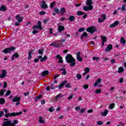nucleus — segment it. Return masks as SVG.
Masks as SVG:
<instances>
[{
  "label": "nucleus",
  "instance_id": "obj_1",
  "mask_svg": "<svg viewBox=\"0 0 126 126\" xmlns=\"http://www.w3.org/2000/svg\"><path fill=\"white\" fill-rule=\"evenodd\" d=\"M65 59L66 63H70V66H74L75 65V59L72 57V55L68 54L65 56Z\"/></svg>",
  "mask_w": 126,
  "mask_h": 126
},
{
  "label": "nucleus",
  "instance_id": "obj_2",
  "mask_svg": "<svg viewBox=\"0 0 126 126\" xmlns=\"http://www.w3.org/2000/svg\"><path fill=\"white\" fill-rule=\"evenodd\" d=\"M17 124H18L17 120L13 121L12 123L10 121H7L2 124V126H15V125H17Z\"/></svg>",
  "mask_w": 126,
  "mask_h": 126
},
{
  "label": "nucleus",
  "instance_id": "obj_3",
  "mask_svg": "<svg viewBox=\"0 0 126 126\" xmlns=\"http://www.w3.org/2000/svg\"><path fill=\"white\" fill-rule=\"evenodd\" d=\"M92 4V0H87V5L89 6H85L83 7V9L85 11H88V10H91L93 9V6L91 5Z\"/></svg>",
  "mask_w": 126,
  "mask_h": 126
},
{
  "label": "nucleus",
  "instance_id": "obj_4",
  "mask_svg": "<svg viewBox=\"0 0 126 126\" xmlns=\"http://www.w3.org/2000/svg\"><path fill=\"white\" fill-rule=\"evenodd\" d=\"M50 46H53V47H55V48H62L63 46V44L62 43H58L57 41H54L52 42Z\"/></svg>",
  "mask_w": 126,
  "mask_h": 126
},
{
  "label": "nucleus",
  "instance_id": "obj_5",
  "mask_svg": "<svg viewBox=\"0 0 126 126\" xmlns=\"http://www.w3.org/2000/svg\"><path fill=\"white\" fill-rule=\"evenodd\" d=\"M14 50H15V47L12 46L11 47L4 49L3 50V53H4V54H9V53L13 52V51H14Z\"/></svg>",
  "mask_w": 126,
  "mask_h": 126
},
{
  "label": "nucleus",
  "instance_id": "obj_6",
  "mask_svg": "<svg viewBox=\"0 0 126 126\" xmlns=\"http://www.w3.org/2000/svg\"><path fill=\"white\" fill-rule=\"evenodd\" d=\"M96 31V28L94 27H91L87 29V32L91 33V34H92L93 32H95Z\"/></svg>",
  "mask_w": 126,
  "mask_h": 126
},
{
  "label": "nucleus",
  "instance_id": "obj_7",
  "mask_svg": "<svg viewBox=\"0 0 126 126\" xmlns=\"http://www.w3.org/2000/svg\"><path fill=\"white\" fill-rule=\"evenodd\" d=\"M21 114H22V112H20L18 113L13 112L12 113H9L8 115V117H16V116L21 115Z\"/></svg>",
  "mask_w": 126,
  "mask_h": 126
},
{
  "label": "nucleus",
  "instance_id": "obj_8",
  "mask_svg": "<svg viewBox=\"0 0 126 126\" xmlns=\"http://www.w3.org/2000/svg\"><path fill=\"white\" fill-rule=\"evenodd\" d=\"M7 72L5 70H2L1 73L0 74V78H4L6 76Z\"/></svg>",
  "mask_w": 126,
  "mask_h": 126
},
{
  "label": "nucleus",
  "instance_id": "obj_9",
  "mask_svg": "<svg viewBox=\"0 0 126 126\" xmlns=\"http://www.w3.org/2000/svg\"><path fill=\"white\" fill-rule=\"evenodd\" d=\"M101 17L102 18H98V22H99L100 23H101V22H103V21H104L105 20V19H106V15L105 14H102L101 15Z\"/></svg>",
  "mask_w": 126,
  "mask_h": 126
},
{
  "label": "nucleus",
  "instance_id": "obj_10",
  "mask_svg": "<svg viewBox=\"0 0 126 126\" xmlns=\"http://www.w3.org/2000/svg\"><path fill=\"white\" fill-rule=\"evenodd\" d=\"M41 8H43V9L48 8V5H47V4H46V1H43L41 2Z\"/></svg>",
  "mask_w": 126,
  "mask_h": 126
},
{
  "label": "nucleus",
  "instance_id": "obj_11",
  "mask_svg": "<svg viewBox=\"0 0 126 126\" xmlns=\"http://www.w3.org/2000/svg\"><path fill=\"white\" fill-rule=\"evenodd\" d=\"M67 82L66 81H64L61 84H60L59 86H57V87H59V89H62V88H63V86H64V85L66 84Z\"/></svg>",
  "mask_w": 126,
  "mask_h": 126
},
{
  "label": "nucleus",
  "instance_id": "obj_12",
  "mask_svg": "<svg viewBox=\"0 0 126 126\" xmlns=\"http://www.w3.org/2000/svg\"><path fill=\"white\" fill-rule=\"evenodd\" d=\"M21 99L20 96H15L12 100V102H19Z\"/></svg>",
  "mask_w": 126,
  "mask_h": 126
},
{
  "label": "nucleus",
  "instance_id": "obj_13",
  "mask_svg": "<svg viewBox=\"0 0 126 126\" xmlns=\"http://www.w3.org/2000/svg\"><path fill=\"white\" fill-rule=\"evenodd\" d=\"M119 24H120V22L117 21L110 25V28H113V27H116V26L119 25Z\"/></svg>",
  "mask_w": 126,
  "mask_h": 126
},
{
  "label": "nucleus",
  "instance_id": "obj_14",
  "mask_svg": "<svg viewBox=\"0 0 126 126\" xmlns=\"http://www.w3.org/2000/svg\"><path fill=\"white\" fill-rule=\"evenodd\" d=\"M56 58L57 59H59V63H63V57H61L60 55H56Z\"/></svg>",
  "mask_w": 126,
  "mask_h": 126
},
{
  "label": "nucleus",
  "instance_id": "obj_15",
  "mask_svg": "<svg viewBox=\"0 0 126 126\" xmlns=\"http://www.w3.org/2000/svg\"><path fill=\"white\" fill-rule=\"evenodd\" d=\"M113 48V45L112 44H110L107 46L106 48H105L106 52H109V51H111Z\"/></svg>",
  "mask_w": 126,
  "mask_h": 126
},
{
  "label": "nucleus",
  "instance_id": "obj_16",
  "mask_svg": "<svg viewBox=\"0 0 126 126\" xmlns=\"http://www.w3.org/2000/svg\"><path fill=\"white\" fill-rule=\"evenodd\" d=\"M109 111L108 110L106 109L104 112H101V116H103V117H106L107 115H108V113Z\"/></svg>",
  "mask_w": 126,
  "mask_h": 126
},
{
  "label": "nucleus",
  "instance_id": "obj_17",
  "mask_svg": "<svg viewBox=\"0 0 126 126\" xmlns=\"http://www.w3.org/2000/svg\"><path fill=\"white\" fill-rule=\"evenodd\" d=\"M126 39H125V38L122 37L120 39V43L121 44H122V45H125L126 44Z\"/></svg>",
  "mask_w": 126,
  "mask_h": 126
},
{
  "label": "nucleus",
  "instance_id": "obj_18",
  "mask_svg": "<svg viewBox=\"0 0 126 126\" xmlns=\"http://www.w3.org/2000/svg\"><path fill=\"white\" fill-rule=\"evenodd\" d=\"M58 29H59V32H60V33H61L62 31H63L64 30V27L63 26H59L58 27Z\"/></svg>",
  "mask_w": 126,
  "mask_h": 126
},
{
  "label": "nucleus",
  "instance_id": "obj_19",
  "mask_svg": "<svg viewBox=\"0 0 126 126\" xmlns=\"http://www.w3.org/2000/svg\"><path fill=\"white\" fill-rule=\"evenodd\" d=\"M100 83H101V79H98L96 80V82L94 84V86H97Z\"/></svg>",
  "mask_w": 126,
  "mask_h": 126
},
{
  "label": "nucleus",
  "instance_id": "obj_20",
  "mask_svg": "<svg viewBox=\"0 0 126 126\" xmlns=\"http://www.w3.org/2000/svg\"><path fill=\"white\" fill-rule=\"evenodd\" d=\"M60 70H62V75H65L66 74V70L64 68H62L60 69Z\"/></svg>",
  "mask_w": 126,
  "mask_h": 126
},
{
  "label": "nucleus",
  "instance_id": "obj_21",
  "mask_svg": "<svg viewBox=\"0 0 126 126\" xmlns=\"http://www.w3.org/2000/svg\"><path fill=\"white\" fill-rule=\"evenodd\" d=\"M6 8H5V6L4 5H2L0 7V11H6Z\"/></svg>",
  "mask_w": 126,
  "mask_h": 126
},
{
  "label": "nucleus",
  "instance_id": "obj_22",
  "mask_svg": "<svg viewBox=\"0 0 126 126\" xmlns=\"http://www.w3.org/2000/svg\"><path fill=\"white\" fill-rule=\"evenodd\" d=\"M6 92V90L5 89H2L0 91V96H3V94Z\"/></svg>",
  "mask_w": 126,
  "mask_h": 126
},
{
  "label": "nucleus",
  "instance_id": "obj_23",
  "mask_svg": "<svg viewBox=\"0 0 126 126\" xmlns=\"http://www.w3.org/2000/svg\"><path fill=\"white\" fill-rule=\"evenodd\" d=\"M42 76H46L47 74H49V71L48 70L44 71L41 73Z\"/></svg>",
  "mask_w": 126,
  "mask_h": 126
},
{
  "label": "nucleus",
  "instance_id": "obj_24",
  "mask_svg": "<svg viewBox=\"0 0 126 126\" xmlns=\"http://www.w3.org/2000/svg\"><path fill=\"white\" fill-rule=\"evenodd\" d=\"M74 19H75V17L74 16H70L68 18V20H70V21H71V22H72V21H73V20H74Z\"/></svg>",
  "mask_w": 126,
  "mask_h": 126
},
{
  "label": "nucleus",
  "instance_id": "obj_25",
  "mask_svg": "<svg viewBox=\"0 0 126 126\" xmlns=\"http://www.w3.org/2000/svg\"><path fill=\"white\" fill-rule=\"evenodd\" d=\"M33 50H31V51H30L29 52V57H28L29 60H31V59H32V56H31V54H32V53H33Z\"/></svg>",
  "mask_w": 126,
  "mask_h": 126
},
{
  "label": "nucleus",
  "instance_id": "obj_26",
  "mask_svg": "<svg viewBox=\"0 0 126 126\" xmlns=\"http://www.w3.org/2000/svg\"><path fill=\"white\" fill-rule=\"evenodd\" d=\"M47 59H48V57L47 56H44L43 58H41L40 60L41 63H42V62H45V61H47Z\"/></svg>",
  "mask_w": 126,
  "mask_h": 126
},
{
  "label": "nucleus",
  "instance_id": "obj_27",
  "mask_svg": "<svg viewBox=\"0 0 126 126\" xmlns=\"http://www.w3.org/2000/svg\"><path fill=\"white\" fill-rule=\"evenodd\" d=\"M38 122L40 124H44V121H43V117H39Z\"/></svg>",
  "mask_w": 126,
  "mask_h": 126
},
{
  "label": "nucleus",
  "instance_id": "obj_28",
  "mask_svg": "<svg viewBox=\"0 0 126 126\" xmlns=\"http://www.w3.org/2000/svg\"><path fill=\"white\" fill-rule=\"evenodd\" d=\"M101 40H102V42H107V37L105 36H101Z\"/></svg>",
  "mask_w": 126,
  "mask_h": 126
},
{
  "label": "nucleus",
  "instance_id": "obj_29",
  "mask_svg": "<svg viewBox=\"0 0 126 126\" xmlns=\"http://www.w3.org/2000/svg\"><path fill=\"white\" fill-rule=\"evenodd\" d=\"M4 102H5V100L3 98H0V104L2 105V104H4Z\"/></svg>",
  "mask_w": 126,
  "mask_h": 126
},
{
  "label": "nucleus",
  "instance_id": "obj_30",
  "mask_svg": "<svg viewBox=\"0 0 126 126\" xmlns=\"http://www.w3.org/2000/svg\"><path fill=\"white\" fill-rule=\"evenodd\" d=\"M38 53L39 55H43V53H44V49H41L38 51Z\"/></svg>",
  "mask_w": 126,
  "mask_h": 126
},
{
  "label": "nucleus",
  "instance_id": "obj_31",
  "mask_svg": "<svg viewBox=\"0 0 126 126\" xmlns=\"http://www.w3.org/2000/svg\"><path fill=\"white\" fill-rule=\"evenodd\" d=\"M37 25H38V27H39V29H40V30H42V26H41L42 23H41V22L38 21V22H37Z\"/></svg>",
  "mask_w": 126,
  "mask_h": 126
},
{
  "label": "nucleus",
  "instance_id": "obj_32",
  "mask_svg": "<svg viewBox=\"0 0 126 126\" xmlns=\"http://www.w3.org/2000/svg\"><path fill=\"white\" fill-rule=\"evenodd\" d=\"M124 71V68L123 67H119L118 68V72L119 73H121V72H123Z\"/></svg>",
  "mask_w": 126,
  "mask_h": 126
},
{
  "label": "nucleus",
  "instance_id": "obj_33",
  "mask_svg": "<svg viewBox=\"0 0 126 126\" xmlns=\"http://www.w3.org/2000/svg\"><path fill=\"white\" fill-rule=\"evenodd\" d=\"M76 78L77 79H81V78H82V76H81V74H77L76 75Z\"/></svg>",
  "mask_w": 126,
  "mask_h": 126
},
{
  "label": "nucleus",
  "instance_id": "obj_34",
  "mask_svg": "<svg viewBox=\"0 0 126 126\" xmlns=\"http://www.w3.org/2000/svg\"><path fill=\"white\" fill-rule=\"evenodd\" d=\"M121 9L123 11H126V5L123 4L122 6L121 7Z\"/></svg>",
  "mask_w": 126,
  "mask_h": 126
},
{
  "label": "nucleus",
  "instance_id": "obj_35",
  "mask_svg": "<svg viewBox=\"0 0 126 126\" xmlns=\"http://www.w3.org/2000/svg\"><path fill=\"white\" fill-rule=\"evenodd\" d=\"M41 98H42V95H39L37 97H36L35 98V102H37V101H38V100H40V99H41Z\"/></svg>",
  "mask_w": 126,
  "mask_h": 126
},
{
  "label": "nucleus",
  "instance_id": "obj_36",
  "mask_svg": "<svg viewBox=\"0 0 126 126\" xmlns=\"http://www.w3.org/2000/svg\"><path fill=\"white\" fill-rule=\"evenodd\" d=\"M10 93H11V91L8 90L6 93L5 96L6 97L7 96L10 95Z\"/></svg>",
  "mask_w": 126,
  "mask_h": 126
},
{
  "label": "nucleus",
  "instance_id": "obj_37",
  "mask_svg": "<svg viewBox=\"0 0 126 126\" xmlns=\"http://www.w3.org/2000/svg\"><path fill=\"white\" fill-rule=\"evenodd\" d=\"M96 124L98 126H102L103 125V122L98 121L96 122Z\"/></svg>",
  "mask_w": 126,
  "mask_h": 126
},
{
  "label": "nucleus",
  "instance_id": "obj_38",
  "mask_svg": "<svg viewBox=\"0 0 126 126\" xmlns=\"http://www.w3.org/2000/svg\"><path fill=\"white\" fill-rule=\"evenodd\" d=\"M55 4H56V2L55 1L52 2L50 4V7L51 8H53V7H54V6H55Z\"/></svg>",
  "mask_w": 126,
  "mask_h": 126
},
{
  "label": "nucleus",
  "instance_id": "obj_39",
  "mask_svg": "<svg viewBox=\"0 0 126 126\" xmlns=\"http://www.w3.org/2000/svg\"><path fill=\"white\" fill-rule=\"evenodd\" d=\"M61 96H62V94H58L57 95H56L55 96V99L58 100V98H60V97H61Z\"/></svg>",
  "mask_w": 126,
  "mask_h": 126
},
{
  "label": "nucleus",
  "instance_id": "obj_40",
  "mask_svg": "<svg viewBox=\"0 0 126 126\" xmlns=\"http://www.w3.org/2000/svg\"><path fill=\"white\" fill-rule=\"evenodd\" d=\"M13 56L14 58H19V54L17 53H14Z\"/></svg>",
  "mask_w": 126,
  "mask_h": 126
},
{
  "label": "nucleus",
  "instance_id": "obj_41",
  "mask_svg": "<svg viewBox=\"0 0 126 126\" xmlns=\"http://www.w3.org/2000/svg\"><path fill=\"white\" fill-rule=\"evenodd\" d=\"M32 29L35 30L36 29H40V27L38 26H34L32 27Z\"/></svg>",
  "mask_w": 126,
  "mask_h": 126
},
{
  "label": "nucleus",
  "instance_id": "obj_42",
  "mask_svg": "<svg viewBox=\"0 0 126 126\" xmlns=\"http://www.w3.org/2000/svg\"><path fill=\"white\" fill-rule=\"evenodd\" d=\"M77 15H82L83 14V12H82V11H79L77 12Z\"/></svg>",
  "mask_w": 126,
  "mask_h": 126
},
{
  "label": "nucleus",
  "instance_id": "obj_43",
  "mask_svg": "<svg viewBox=\"0 0 126 126\" xmlns=\"http://www.w3.org/2000/svg\"><path fill=\"white\" fill-rule=\"evenodd\" d=\"M114 106H115V103H112L110 105L109 108L110 109H113V108H114Z\"/></svg>",
  "mask_w": 126,
  "mask_h": 126
},
{
  "label": "nucleus",
  "instance_id": "obj_44",
  "mask_svg": "<svg viewBox=\"0 0 126 126\" xmlns=\"http://www.w3.org/2000/svg\"><path fill=\"white\" fill-rule=\"evenodd\" d=\"M85 112V108L81 109H80V113L81 114H82V113H84Z\"/></svg>",
  "mask_w": 126,
  "mask_h": 126
},
{
  "label": "nucleus",
  "instance_id": "obj_45",
  "mask_svg": "<svg viewBox=\"0 0 126 126\" xmlns=\"http://www.w3.org/2000/svg\"><path fill=\"white\" fill-rule=\"evenodd\" d=\"M77 60L78 61V62H82V58L80 57H77Z\"/></svg>",
  "mask_w": 126,
  "mask_h": 126
},
{
  "label": "nucleus",
  "instance_id": "obj_46",
  "mask_svg": "<svg viewBox=\"0 0 126 126\" xmlns=\"http://www.w3.org/2000/svg\"><path fill=\"white\" fill-rule=\"evenodd\" d=\"M49 112H54V111H55V109L54 108V107H51L49 109Z\"/></svg>",
  "mask_w": 126,
  "mask_h": 126
},
{
  "label": "nucleus",
  "instance_id": "obj_47",
  "mask_svg": "<svg viewBox=\"0 0 126 126\" xmlns=\"http://www.w3.org/2000/svg\"><path fill=\"white\" fill-rule=\"evenodd\" d=\"M99 58L98 57H93V61H99Z\"/></svg>",
  "mask_w": 126,
  "mask_h": 126
},
{
  "label": "nucleus",
  "instance_id": "obj_48",
  "mask_svg": "<svg viewBox=\"0 0 126 126\" xmlns=\"http://www.w3.org/2000/svg\"><path fill=\"white\" fill-rule=\"evenodd\" d=\"M64 11H65V9L64 8H62L61 9V13H63V12H64Z\"/></svg>",
  "mask_w": 126,
  "mask_h": 126
},
{
  "label": "nucleus",
  "instance_id": "obj_49",
  "mask_svg": "<svg viewBox=\"0 0 126 126\" xmlns=\"http://www.w3.org/2000/svg\"><path fill=\"white\" fill-rule=\"evenodd\" d=\"M95 93H96V94H100L101 93V90H96Z\"/></svg>",
  "mask_w": 126,
  "mask_h": 126
},
{
  "label": "nucleus",
  "instance_id": "obj_50",
  "mask_svg": "<svg viewBox=\"0 0 126 126\" xmlns=\"http://www.w3.org/2000/svg\"><path fill=\"white\" fill-rule=\"evenodd\" d=\"M88 87H89V86L87 84H86L83 86V88H84L85 89H87V88H88Z\"/></svg>",
  "mask_w": 126,
  "mask_h": 126
},
{
  "label": "nucleus",
  "instance_id": "obj_51",
  "mask_svg": "<svg viewBox=\"0 0 126 126\" xmlns=\"http://www.w3.org/2000/svg\"><path fill=\"white\" fill-rule=\"evenodd\" d=\"M22 21H23V19L22 18L18 19V22L20 23V22H22Z\"/></svg>",
  "mask_w": 126,
  "mask_h": 126
},
{
  "label": "nucleus",
  "instance_id": "obj_52",
  "mask_svg": "<svg viewBox=\"0 0 126 126\" xmlns=\"http://www.w3.org/2000/svg\"><path fill=\"white\" fill-rule=\"evenodd\" d=\"M4 114V113L3 112V111H0V118H1V117L3 116Z\"/></svg>",
  "mask_w": 126,
  "mask_h": 126
},
{
  "label": "nucleus",
  "instance_id": "obj_53",
  "mask_svg": "<svg viewBox=\"0 0 126 126\" xmlns=\"http://www.w3.org/2000/svg\"><path fill=\"white\" fill-rule=\"evenodd\" d=\"M90 70V68H89V67L86 68L85 71L87 73V72H89Z\"/></svg>",
  "mask_w": 126,
  "mask_h": 126
},
{
  "label": "nucleus",
  "instance_id": "obj_54",
  "mask_svg": "<svg viewBox=\"0 0 126 126\" xmlns=\"http://www.w3.org/2000/svg\"><path fill=\"white\" fill-rule=\"evenodd\" d=\"M88 35H87V32H85L83 33L82 34V37L85 36V37H87Z\"/></svg>",
  "mask_w": 126,
  "mask_h": 126
},
{
  "label": "nucleus",
  "instance_id": "obj_55",
  "mask_svg": "<svg viewBox=\"0 0 126 126\" xmlns=\"http://www.w3.org/2000/svg\"><path fill=\"white\" fill-rule=\"evenodd\" d=\"M84 31V28H82L79 29V32H83Z\"/></svg>",
  "mask_w": 126,
  "mask_h": 126
},
{
  "label": "nucleus",
  "instance_id": "obj_56",
  "mask_svg": "<svg viewBox=\"0 0 126 126\" xmlns=\"http://www.w3.org/2000/svg\"><path fill=\"white\" fill-rule=\"evenodd\" d=\"M73 97V94H72L71 95H70L68 97V100H71V99H72V97Z\"/></svg>",
  "mask_w": 126,
  "mask_h": 126
},
{
  "label": "nucleus",
  "instance_id": "obj_57",
  "mask_svg": "<svg viewBox=\"0 0 126 126\" xmlns=\"http://www.w3.org/2000/svg\"><path fill=\"white\" fill-rule=\"evenodd\" d=\"M39 14L40 15H44V14H46V13L44 11H41L39 12Z\"/></svg>",
  "mask_w": 126,
  "mask_h": 126
},
{
  "label": "nucleus",
  "instance_id": "obj_58",
  "mask_svg": "<svg viewBox=\"0 0 126 126\" xmlns=\"http://www.w3.org/2000/svg\"><path fill=\"white\" fill-rule=\"evenodd\" d=\"M79 110H80V106H78L75 108V110H76V111H79Z\"/></svg>",
  "mask_w": 126,
  "mask_h": 126
},
{
  "label": "nucleus",
  "instance_id": "obj_59",
  "mask_svg": "<svg viewBox=\"0 0 126 126\" xmlns=\"http://www.w3.org/2000/svg\"><path fill=\"white\" fill-rule=\"evenodd\" d=\"M65 87L66 88H70V84H67L66 85H65Z\"/></svg>",
  "mask_w": 126,
  "mask_h": 126
},
{
  "label": "nucleus",
  "instance_id": "obj_60",
  "mask_svg": "<svg viewBox=\"0 0 126 126\" xmlns=\"http://www.w3.org/2000/svg\"><path fill=\"white\" fill-rule=\"evenodd\" d=\"M55 11L56 12V13H59L60 12V10H59L58 8H56L55 9Z\"/></svg>",
  "mask_w": 126,
  "mask_h": 126
},
{
  "label": "nucleus",
  "instance_id": "obj_61",
  "mask_svg": "<svg viewBox=\"0 0 126 126\" xmlns=\"http://www.w3.org/2000/svg\"><path fill=\"white\" fill-rule=\"evenodd\" d=\"M37 33H38V31L34 30L32 31V34H37Z\"/></svg>",
  "mask_w": 126,
  "mask_h": 126
},
{
  "label": "nucleus",
  "instance_id": "obj_62",
  "mask_svg": "<svg viewBox=\"0 0 126 126\" xmlns=\"http://www.w3.org/2000/svg\"><path fill=\"white\" fill-rule=\"evenodd\" d=\"M6 86H7V83L6 82H4V88H6Z\"/></svg>",
  "mask_w": 126,
  "mask_h": 126
},
{
  "label": "nucleus",
  "instance_id": "obj_63",
  "mask_svg": "<svg viewBox=\"0 0 126 126\" xmlns=\"http://www.w3.org/2000/svg\"><path fill=\"white\" fill-rule=\"evenodd\" d=\"M61 109L62 108H61V107H57V109H56V111L59 112V111H61Z\"/></svg>",
  "mask_w": 126,
  "mask_h": 126
},
{
  "label": "nucleus",
  "instance_id": "obj_64",
  "mask_svg": "<svg viewBox=\"0 0 126 126\" xmlns=\"http://www.w3.org/2000/svg\"><path fill=\"white\" fill-rule=\"evenodd\" d=\"M93 112V110L92 109H89L87 111V113H92Z\"/></svg>",
  "mask_w": 126,
  "mask_h": 126
}]
</instances>
